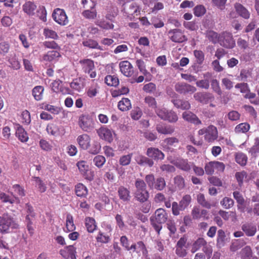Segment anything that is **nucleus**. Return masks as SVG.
Returning <instances> with one entry per match:
<instances>
[{
    "mask_svg": "<svg viewBox=\"0 0 259 259\" xmlns=\"http://www.w3.org/2000/svg\"><path fill=\"white\" fill-rule=\"evenodd\" d=\"M168 215L166 211L163 208L156 209L154 214L150 218L151 224L158 234L162 228V225L167 220Z\"/></svg>",
    "mask_w": 259,
    "mask_h": 259,
    "instance_id": "obj_1",
    "label": "nucleus"
},
{
    "mask_svg": "<svg viewBox=\"0 0 259 259\" xmlns=\"http://www.w3.org/2000/svg\"><path fill=\"white\" fill-rule=\"evenodd\" d=\"M19 227L18 223L10 215L4 214L0 217V233H9L10 229H17Z\"/></svg>",
    "mask_w": 259,
    "mask_h": 259,
    "instance_id": "obj_2",
    "label": "nucleus"
},
{
    "mask_svg": "<svg viewBox=\"0 0 259 259\" xmlns=\"http://www.w3.org/2000/svg\"><path fill=\"white\" fill-rule=\"evenodd\" d=\"M148 187L150 189H155L158 191L163 190L166 187V182L162 177L155 179L153 174L147 175L145 178Z\"/></svg>",
    "mask_w": 259,
    "mask_h": 259,
    "instance_id": "obj_3",
    "label": "nucleus"
},
{
    "mask_svg": "<svg viewBox=\"0 0 259 259\" xmlns=\"http://www.w3.org/2000/svg\"><path fill=\"white\" fill-rule=\"evenodd\" d=\"M25 211L26 213L25 223L29 233L32 235L34 231L33 225L35 221L36 213L33 206L29 203L26 204Z\"/></svg>",
    "mask_w": 259,
    "mask_h": 259,
    "instance_id": "obj_4",
    "label": "nucleus"
},
{
    "mask_svg": "<svg viewBox=\"0 0 259 259\" xmlns=\"http://www.w3.org/2000/svg\"><path fill=\"white\" fill-rule=\"evenodd\" d=\"M78 124L84 132L89 133L95 127V122L93 118L89 114H82L78 118Z\"/></svg>",
    "mask_w": 259,
    "mask_h": 259,
    "instance_id": "obj_5",
    "label": "nucleus"
},
{
    "mask_svg": "<svg viewBox=\"0 0 259 259\" xmlns=\"http://www.w3.org/2000/svg\"><path fill=\"white\" fill-rule=\"evenodd\" d=\"M82 71L88 74L91 78H95L97 73L95 69L94 61L90 59H84L79 60Z\"/></svg>",
    "mask_w": 259,
    "mask_h": 259,
    "instance_id": "obj_6",
    "label": "nucleus"
},
{
    "mask_svg": "<svg viewBox=\"0 0 259 259\" xmlns=\"http://www.w3.org/2000/svg\"><path fill=\"white\" fill-rule=\"evenodd\" d=\"M198 134L200 136L204 135V139L208 143L214 142L218 137V130L213 125H210L206 128L199 130Z\"/></svg>",
    "mask_w": 259,
    "mask_h": 259,
    "instance_id": "obj_7",
    "label": "nucleus"
},
{
    "mask_svg": "<svg viewBox=\"0 0 259 259\" xmlns=\"http://www.w3.org/2000/svg\"><path fill=\"white\" fill-rule=\"evenodd\" d=\"M219 44L226 49H233L235 47V41L231 32L224 31L220 33Z\"/></svg>",
    "mask_w": 259,
    "mask_h": 259,
    "instance_id": "obj_8",
    "label": "nucleus"
},
{
    "mask_svg": "<svg viewBox=\"0 0 259 259\" xmlns=\"http://www.w3.org/2000/svg\"><path fill=\"white\" fill-rule=\"evenodd\" d=\"M134 0H119V3L121 6L122 11L128 16H133L138 11L139 8L137 4L134 2Z\"/></svg>",
    "mask_w": 259,
    "mask_h": 259,
    "instance_id": "obj_9",
    "label": "nucleus"
},
{
    "mask_svg": "<svg viewBox=\"0 0 259 259\" xmlns=\"http://www.w3.org/2000/svg\"><path fill=\"white\" fill-rule=\"evenodd\" d=\"M156 115L161 119L168 121L170 123L176 122L178 120V116L172 110H167L163 108L156 111Z\"/></svg>",
    "mask_w": 259,
    "mask_h": 259,
    "instance_id": "obj_10",
    "label": "nucleus"
},
{
    "mask_svg": "<svg viewBox=\"0 0 259 259\" xmlns=\"http://www.w3.org/2000/svg\"><path fill=\"white\" fill-rule=\"evenodd\" d=\"M168 36L170 40L176 43H183L188 40L184 31L178 28L169 30L168 32Z\"/></svg>",
    "mask_w": 259,
    "mask_h": 259,
    "instance_id": "obj_11",
    "label": "nucleus"
},
{
    "mask_svg": "<svg viewBox=\"0 0 259 259\" xmlns=\"http://www.w3.org/2000/svg\"><path fill=\"white\" fill-rule=\"evenodd\" d=\"M52 18L57 23L62 26L67 25L69 22L65 11L60 8H56L54 10L52 13Z\"/></svg>",
    "mask_w": 259,
    "mask_h": 259,
    "instance_id": "obj_12",
    "label": "nucleus"
},
{
    "mask_svg": "<svg viewBox=\"0 0 259 259\" xmlns=\"http://www.w3.org/2000/svg\"><path fill=\"white\" fill-rule=\"evenodd\" d=\"M187 238L183 236L178 241L175 246V253L180 257H184L187 254Z\"/></svg>",
    "mask_w": 259,
    "mask_h": 259,
    "instance_id": "obj_13",
    "label": "nucleus"
},
{
    "mask_svg": "<svg viewBox=\"0 0 259 259\" xmlns=\"http://www.w3.org/2000/svg\"><path fill=\"white\" fill-rule=\"evenodd\" d=\"M178 168L184 171H189L193 165V162H189L188 159L182 158H177L171 161Z\"/></svg>",
    "mask_w": 259,
    "mask_h": 259,
    "instance_id": "obj_14",
    "label": "nucleus"
},
{
    "mask_svg": "<svg viewBox=\"0 0 259 259\" xmlns=\"http://www.w3.org/2000/svg\"><path fill=\"white\" fill-rule=\"evenodd\" d=\"M175 90L181 94H192L195 92L196 88L185 82H178L175 86Z\"/></svg>",
    "mask_w": 259,
    "mask_h": 259,
    "instance_id": "obj_15",
    "label": "nucleus"
},
{
    "mask_svg": "<svg viewBox=\"0 0 259 259\" xmlns=\"http://www.w3.org/2000/svg\"><path fill=\"white\" fill-rule=\"evenodd\" d=\"M77 165L80 172L85 179L89 181H92L94 179V172L89 169V166L85 161H79L77 163Z\"/></svg>",
    "mask_w": 259,
    "mask_h": 259,
    "instance_id": "obj_16",
    "label": "nucleus"
},
{
    "mask_svg": "<svg viewBox=\"0 0 259 259\" xmlns=\"http://www.w3.org/2000/svg\"><path fill=\"white\" fill-rule=\"evenodd\" d=\"M97 133L101 139L109 143H111L113 140L112 131L107 127H101L97 130Z\"/></svg>",
    "mask_w": 259,
    "mask_h": 259,
    "instance_id": "obj_17",
    "label": "nucleus"
},
{
    "mask_svg": "<svg viewBox=\"0 0 259 259\" xmlns=\"http://www.w3.org/2000/svg\"><path fill=\"white\" fill-rule=\"evenodd\" d=\"M121 72L125 76L131 77L134 73L133 66L128 61H123L119 63Z\"/></svg>",
    "mask_w": 259,
    "mask_h": 259,
    "instance_id": "obj_18",
    "label": "nucleus"
},
{
    "mask_svg": "<svg viewBox=\"0 0 259 259\" xmlns=\"http://www.w3.org/2000/svg\"><path fill=\"white\" fill-rule=\"evenodd\" d=\"M146 155L155 160H163L165 156L161 151L154 147L148 148L147 150Z\"/></svg>",
    "mask_w": 259,
    "mask_h": 259,
    "instance_id": "obj_19",
    "label": "nucleus"
},
{
    "mask_svg": "<svg viewBox=\"0 0 259 259\" xmlns=\"http://www.w3.org/2000/svg\"><path fill=\"white\" fill-rule=\"evenodd\" d=\"M80 148L83 150H87L90 147L91 137L87 134L79 135L76 139Z\"/></svg>",
    "mask_w": 259,
    "mask_h": 259,
    "instance_id": "obj_20",
    "label": "nucleus"
},
{
    "mask_svg": "<svg viewBox=\"0 0 259 259\" xmlns=\"http://www.w3.org/2000/svg\"><path fill=\"white\" fill-rule=\"evenodd\" d=\"M196 100L204 104H206L209 101L214 100V96L209 93H197L194 95Z\"/></svg>",
    "mask_w": 259,
    "mask_h": 259,
    "instance_id": "obj_21",
    "label": "nucleus"
},
{
    "mask_svg": "<svg viewBox=\"0 0 259 259\" xmlns=\"http://www.w3.org/2000/svg\"><path fill=\"white\" fill-rule=\"evenodd\" d=\"M234 8L236 13L241 17L248 19L250 18V13L249 11L242 4L236 3L234 5Z\"/></svg>",
    "mask_w": 259,
    "mask_h": 259,
    "instance_id": "obj_22",
    "label": "nucleus"
},
{
    "mask_svg": "<svg viewBox=\"0 0 259 259\" xmlns=\"http://www.w3.org/2000/svg\"><path fill=\"white\" fill-rule=\"evenodd\" d=\"M182 117L185 120L196 125H199L202 123L198 117L190 111L184 112L182 114Z\"/></svg>",
    "mask_w": 259,
    "mask_h": 259,
    "instance_id": "obj_23",
    "label": "nucleus"
},
{
    "mask_svg": "<svg viewBox=\"0 0 259 259\" xmlns=\"http://www.w3.org/2000/svg\"><path fill=\"white\" fill-rule=\"evenodd\" d=\"M241 229L247 236H254L256 232V226L251 223H245L241 226Z\"/></svg>",
    "mask_w": 259,
    "mask_h": 259,
    "instance_id": "obj_24",
    "label": "nucleus"
},
{
    "mask_svg": "<svg viewBox=\"0 0 259 259\" xmlns=\"http://www.w3.org/2000/svg\"><path fill=\"white\" fill-rule=\"evenodd\" d=\"M156 131L160 134L171 135L175 132V127L170 125L160 123L156 125Z\"/></svg>",
    "mask_w": 259,
    "mask_h": 259,
    "instance_id": "obj_25",
    "label": "nucleus"
},
{
    "mask_svg": "<svg viewBox=\"0 0 259 259\" xmlns=\"http://www.w3.org/2000/svg\"><path fill=\"white\" fill-rule=\"evenodd\" d=\"M60 57L61 54L58 51H48L42 56L41 61L51 62L57 60Z\"/></svg>",
    "mask_w": 259,
    "mask_h": 259,
    "instance_id": "obj_26",
    "label": "nucleus"
},
{
    "mask_svg": "<svg viewBox=\"0 0 259 259\" xmlns=\"http://www.w3.org/2000/svg\"><path fill=\"white\" fill-rule=\"evenodd\" d=\"M144 102L148 108L154 110L156 113L157 110L161 109V108H158L157 102L155 98L151 96H147L144 99Z\"/></svg>",
    "mask_w": 259,
    "mask_h": 259,
    "instance_id": "obj_27",
    "label": "nucleus"
},
{
    "mask_svg": "<svg viewBox=\"0 0 259 259\" xmlns=\"http://www.w3.org/2000/svg\"><path fill=\"white\" fill-rule=\"evenodd\" d=\"M212 74L210 72H207L203 74L204 79L197 81L196 84L197 87L208 89L209 88V80L212 78Z\"/></svg>",
    "mask_w": 259,
    "mask_h": 259,
    "instance_id": "obj_28",
    "label": "nucleus"
},
{
    "mask_svg": "<svg viewBox=\"0 0 259 259\" xmlns=\"http://www.w3.org/2000/svg\"><path fill=\"white\" fill-rule=\"evenodd\" d=\"M117 192L119 199L122 201L128 202L130 200L131 196L129 189L121 186L118 188Z\"/></svg>",
    "mask_w": 259,
    "mask_h": 259,
    "instance_id": "obj_29",
    "label": "nucleus"
},
{
    "mask_svg": "<svg viewBox=\"0 0 259 259\" xmlns=\"http://www.w3.org/2000/svg\"><path fill=\"white\" fill-rule=\"evenodd\" d=\"M22 9L23 11L27 15L29 16L33 15L36 9V6L33 2L27 1L23 5Z\"/></svg>",
    "mask_w": 259,
    "mask_h": 259,
    "instance_id": "obj_30",
    "label": "nucleus"
},
{
    "mask_svg": "<svg viewBox=\"0 0 259 259\" xmlns=\"http://www.w3.org/2000/svg\"><path fill=\"white\" fill-rule=\"evenodd\" d=\"M96 4H93L91 7V9L83 11L81 14L82 16L88 19H94L97 17V12L95 9Z\"/></svg>",
    "mask_w": 259,
    "mask_h": 259,
    "instance_id": "obj_31",
    "label": "nucleus"
},
{
    "mask_svg": "<svg viewBox=\"0 0 259 259\" xmlns=\"http://www.w3.org/2000/svg\"><path fill=\"white\" fill-rule=\"evenodd\" d=\"M16 136L22 142H26L29 138L26 132L22 126L18 125L16 131Z\"/></svg>",
    "mask_w": 259,
    "mask_h": 259,
    "instance_id": "obj_32",
    "label": "nucleus"
},
{
    "mask_svg": "<svg viewBox=\"0 0 259 259\" xmlns=\"http://www.w3.org/2000/svg\"><path fill=\"white\" fill-rule=\"evenodd\" d=\"M60 254L65 258L68 259L73 253H76V248L73 245H69L59 251Z\"/></svg>",
    "mask_w": 259,
    "mask_h": 259,
    "instance_id": "obj_33",
    "label": "nucleus"
},
{
    "mask_svg": "<svg viewBox=\"0 0 259 259\" xmlns=\"http://www.w3.org/2000/svg\"><path fill=\"white\" fill-rule=\"evenodd\" d=\"M76 195L80 197H85L88 194L87 188L82 184L78 183L75 186Z\"/></svg>",
    "mask_w": 259,
    "mask_h": 259,
    "instance_id": "obj_34",
    "label": "nucleus"
},
{
    "mask_svg": "<svg viewBox=\"0 0 259 259\" xmlns=\"http://www.w3.org/2000/svg\"><path fill=\"white\" fill-rule=\"evenodd\" d=\"M85 226L89 233L94 232L97 227L95 220L91 217H87L85 219Z\"/></svg>",
    "mask_w": 259,
    "mask_h": 259,
    "instance_id": "obj_35",
    "label": "nucleus"
},
{
    "mask_svg": "<svg viewBox=\"0 0 259 259\" xmlns=\"http://www.w3.org/2000/svg\"><path fill=\"white\" fill-rule=\"evenodd\" d=\"M206 37L212 44L219 43L220 33H218L212 30H208L205 33Z\"/></svg>",
    "mask_w": 259,
    "mask_h": 259,
    "instance_id": "obj_36",
    "label": "nucleus"
},
{
    "mask_svg": "<svg viewBox=\"0 0 259 259\" xmlns=\"http://www.w3.org/2000/svg\"><path fill=\"white\" fill-rule=\"evenodd\" d=\"M149 197V193L146 190L136 191L135 192V197L137 200L141 202L146 201Z\"/></svg>",
    "mask_w": 259,
    "mask_h": 259,
    "instance_id": "obj_37",
    "label": "nucleus"
},
{
    "mask_svg": "<svg viewBox=\"0 0 259 259\" xmlns=\"http://www.w3.org/2000/svg\"><path fill=\"white\" fill-rule=\"evenodd\" d=\"M133 245H136V249H131L133 252H136L137 253H139L142 252V254L144 256H147L148 251V250L144 243V242L142 241H139L137 242V243L133 244Z\"/></svg>",
    "mask_w": 259,
    "mask_h": 259,
    "instance_id": "obj_38",
    "label": "nucleus"
},
{
    "mask_svg": "<svg viewBox=\"0 0 259 259\" xmlns=\"http://www.w3.org/2000/svg\"><path fill=\"white\" fill-rule=\"evenodd\" d=\"M44 88L42 86L38 85L35 87L32 91V95L36 101H40L42 99Z\"/></svg>",
    "mask_w": 259,
    "mask_h": 259,
    "instance_id": "obj_39",
    "label": "nucleus"
},
{
    "mask_svg": "<svg viewBox=\"0 0 259 259\" xmlns=\"http://www.w3.org/2000/svg\"><path fill=\"white\" fill-rule=\"evenodd\" d=\"M250 126L247 122H243L237 125L234 132L236 134H245L250 130Z\"/></svg>",
    "mask_w": 259,
    "mask_h": 259,
    "instance_id": "obj_40",
    "label": "nucleus"
},
{
    "mask_svg": "<svg viewBox=\"0 0 259 259\" xmlns=\"http://www.w3.org/2000/svg\"><path fill=\"white\" fill-rule=\"evenodd\" d=\"M118 109L122 111H127L132 108L131 101L126 98H122L118 103Z\"/></svg>",
    "mask_w": 259,
    "mask_h": 259,
    "instance_id": "obj_41",
    "label": "nucleus"
},
{
    "mask_svg": "<svg viewBox=\"0 0 259 259\" xmlns=\"http://www.w3.org/2000/svg\"><path fill=\"white\" fill-rule=\"evenodd\" d=\"M204 244H206V240L203 238H198L192 245L191 252L192 253L196 252L199 250L201 248L203 247Z\"/></svg>",
    "mask_w": 259,
    "mask_h": 259,
    "instance_id": "obj_42",
    "label": "nucleus"
},
{
    "mask_svg": "<svg viewBox=\"0 0 259 259\" xmlns=\"http://www.w3.org/2000/svg\"><path fill=\"white\" fill-rule=\"evenodd\" d=\"M70 87L74 90L80 92L84 88V83L81 78H75L70 83Z\"/></svg>",
    "mask_w": 259,
    "mask_h": 259,
    "instance_id": "obj_43",
    "label": "nucleus"
},
{
    "mask_svg": "<svg viewBox=\"0 0 259 259\" xmlns=\"http://www.w3.org/2000/svg\"><path fill=\"white\" fill-rule=\"evenodd\" d=\"M83 46L91 48L96 49L99 50H103L102 47L99 45L98 42L92 39H88L82 41Z\"/></svg>",
    "mask_w": 259,
    "mask_h": 259,
    "instance_id": "obj_44",
    "label": "nucleus"
},
{
    "mask_svg": "<svg viewBox=\"0 0 259 259\" xmlns=\"http://www.w3.org/2000/svg\"><path fill=\"white\" fill-rule=\"evenodd\" d=\"M111 235L106 234L101 231H99L96 237L98 242L101 243H108L111 240Z\"/></svg>",
    "mask_w": 259,
    "mask_h": 259,
    "instance_id": "obj_45",
    "label": "nucleus"
},
{
    "mask_svg": "<svg viewBox=\"0 0 259 259\" xmlns=\"http://www.w3.org/2000/svg\"><path fill=\"white\" fill-rule=\"evenodd\" d=\"M192 198L190 195H184L179 202V206L181 210L186 208L191 202Z\"/></svg>",
    "mask_w": 259,
    "mask_h": 259,
    "instance_id": "obj_46",
    "label": "nucleus"
},
{
    "mask_svg": "<svg viewBox=\"0 0 259 259\" xmlns=\"http://www.w3.org/2000/svg\"><path fill=\"white\" fill-rule=\"evenodd\" d=\"M252 251L249 246H246L243 248L240 252L241 259H250L252 257Z\"/></svg>",
    "mask_w": 259,
    "mask_h": 259,
    "instance_id": "obj_47",
    "label": "nucleus"
},
{
    "mask_svg": "<svg viewBox=\"0 0 259 259\" xmlns=\"http://www.w3.org/2000/svg\"><path fill=\"white\" fill-rule=\"evenodd\" d=\"M132 153L121 156L118 160L119 164L122 166H125L130 165L132 161Z\"/></svg>",
    "mask_w": 259,
    "mask_h": 259,
    "instance_id": "obj_48",
    "label": "nucleus"
},
{
    "mask_svg": "<svg viewBox=\"0 0 259 259\" xmlns=\"http://www.w3.org/2000/svg\"><path fill=\"white\" fill-rule=\"evenodd\" d=\"M105 82L108 86L116 87L119 84V79L115 75H108L105 78Z\"/></svg>",
    "mask_w": 259,
    "mask_h": 259,
    "instance_id": "obj_49",
    "label": "nucleus"
},
{
    "mask_svg": "<svg viewBox=\"0 0 259 259\" xmlns=\"http://www.w3.org/2000/svg\"><path fill=\"white\" fill-rule=\"evenodd\" d=\"M41 108L50 112L53 114H58L61 112L60 107L46 103H43L42 104Z\"/></svg>",
    "mask_w": 259,
    "mask_h": 259,
    "instance_id": "obj_50",
    "label": "nucleus"
},
{
    "mask_svg": "<svg viewBox=\"0 0 259 259\" xmlns=\"http://www.w3.org/2000/svg\"><path fill=\"white\" fill-rule=\"evenodd\" d=\"M43 34L46 38L57 39L59 38V36L55 31L48 27L44 29Z\"/></svg>",
    "mask_w": 259,
    "mask_h": 259,
    "instance_id": "obj_51",
    "label": "nucleus"
},
{
    "mask_svg": "<svg viewBox=\"0 0 259 259\" xmlns=\"http://www.w3.org/2000/svg\"><path fill=\"white\" fill-rule=\"evenodd\" d=\"M66 228L67 232H72L75 230L76 227L73 222V217L70 214H68L66 217Z\"/></svg>",
    "mask_w": 259,
    "mask_h": 259,
    "instance_id": "obj_52",
    "label": "nucleus"
},
{
    "mask_svg": "<svg viewBox=\"0 0 259 259\" xmlns=\"http://www.w3.org/2000/svg\"><path fill=\"white\" fill-rule=\"evenodd\" d=\"M10 66L14 69L18 70L21 67V64L15 55H11L8 59Z\"/></svg>",
    "mask_w": 259,
    "mask_h": 259,
    "instance_id": "obj_53",
    "label": "nucleus"
},
{
    "mask_svg": "<svg viewBox=\"0 0 259 259\" xmlns=\"http://www.w3.org/2000/svg\"><path fill=\"white\" fill-rule=\"evenodd\" d=\"M236 162L241 166H244L246 164L247 161V156L241 152L237 153L235 155Z\"/></svg>",
    "mask_w": 259,
    "mask_h": 259,
    "instance_id": "obj_54",
    "label": "nucleus"
},
{
    "mask_svg": "<svg viewBox=\"0 0 259 259\" xmlns=\"http://www.w3.org/2000/svg\"><path fill=\"white\" fill-rule=\"evenodd\" d=\"M33 179L35 182L36 186L37 187L39 192L40 193L45 192L47 190V187L42 180L38 177H34Z\"/></svg>",
    "mask_w": 259,
    "mask_h": 259,
    "instance_id": "obj_55",
    "label": "nucleus"
},
{
    "mask_svg": "<svg viewBox=\"0 0 259 259\" xmlns=\"http://www.w3.org/2000/svg\"><path fill=\"white\" fill-rule=\"evenodd\" d=\"M197 201L198 203L202 206L205 207L207 209H210L211 207L210 203L208 202L204 195L203 194L200 193L197 195Z\"/></svg>",
    "mask_w": 259,
    "mask_h": 259,
    "instance_id": "obj_56",
    "label": "nucleus"
},
{
    "mask_svg": "<svg viewBox=\"0 0 259 259\" xmlns=\"http://www.w3.org/2000/svg\"><path fill=\"white\" fill-rule=\"evenodd\" d=\"M175 187L178 189L181 190L185 187V183L184 178L180 175L176 176L174 179Z\"/></svg>",
    "mask_w": 259,
    "mask_h": 259,
    "instance_id": "obj_57",
    "label": "nucleus"
},
{
    "mask_svg": "<svg viewBox=\"0 0 259 259\" xmlns=\"http://www.w3.org/2000/svg\"><path fill=\"white\" fill-rule=\"evenodd\" d=\"M206 13V9L203 5H197L193 8V13L196 17H199L204 15Z\"/></svg>",
    "mask_w": 259,
    "mask_h": 259,
    "instance_id": "obj_58",
    "label": "nucleus"
},
{
    "mask_svg": "<svg viewBox=\"0 0 259 259\" xmlns=\"http://www.w3.org/2000/svg\"><path fill=\"white\" fill-rule=\"evenodd\" d=\"M210 80V84L212 90L218 95L221 96L222 94V92L220 86L219 81L216 79L211 78Z\"/></svg>",
    "mask_w": 259,
    "mask_h": 259,
    "instance_id": "obj_59",
    "label": "nucleus"
},
{
    "mask_svg": "<svg viewBox=\"0 0 259 259\" xmlns=\"http://www.w3.org/2000/svg\"><path fill=\"white\" fill-rule=\"evenodd\" d=\"M220 203L224 208L226 209H229L233 207L234 204V201L231 198L225 197L221 201Z\"/></svg>",
    "mask_w": 259,
    "mask_h": 259,
    "instance_id": "obj_60",
    "label": "nucleus"
},
{
    "mask_svg": "<svg viewBox=\"0 0 259 259\" xmlns=\"http://www.w3.org/2000/svg\"><path fill=\"white\" fill-rule=\"evenodd\" d=\"M44 46L47 49L55 50V51H60L61 49L59 45L54 40L45 41L43 42Z\"/></svg>",
    "mask_w": 259,
    "mask_h": 259,
    "instance_id": "obj_61",
    "label": "nucleus"
},
{
    "mask_svg": "<svg viewBox=\"0 0 259 259\" xmlns=\"http://www.w3.org/2000/svg\"><path fill=\"white\" fill-rule=\"evenodd\" d=\"M194 55L196 58L197 64L201 65L204 60V54L201 50H194Z\"/></svg>",
    "mask_w": 259,
    "mask_h": 259,
    "instance_id": "obj_62",
    "label": "nucleus"
},
{
    "mask_svg": "<svg viewBox=\"0 0 259 259\" xmlns=\"http://www.w3.org/2000/svg\"><path fill=\"white\" fill-rule=\"evenodd\" d=\"M143 90L146 93H154L156 91V84L153 82L145 84L143 87Z\"/></svg>",
    "mask_w": 259,
    "mask_h": 259,
    "instance_id": "obj_63",
    "label": "nucleus"
},
{
    "mask_svg": "<svg viewBox=\"0 0 259 259\" xmlns=\"http://www.w3.org/2000/svg\"><path fill=\"white\" fill-rule=\"evenodd\" d=\"M105 162L106 159L102 155H97L94 157L93 159L94 163L99 168L101 167L104 164Z\"/></svg>",
    "mask_w": 259,
    "mask_h": 259,
    "instance_id": "obj_64",
    "label": "nucleus"
}]
</instances>
